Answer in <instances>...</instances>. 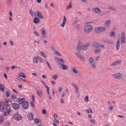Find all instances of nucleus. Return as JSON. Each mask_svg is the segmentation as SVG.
<instances>
[{"label":"nucleus","instance_id":"1","mask_svg":"<svg viewBox=\"0 0 126 126\" xmlns=\"http://www.w3.org/2000/svg\"><path fill=\"white\" fill-rule=\"evenodd\" d=\"M1 110L2 111H4V114H6V113L8 114H9L10 110L8 101H6L4 102Z\"/></svg>","mask_w":126,"mask_h":126},{"label":"nucleus","instance_id":"2","mask_svg":"<svg viewBox=\"0 0 126 126\" xmlns=\"http://www.w3.org/2000/svg\"><path fill=\"white\" fill-rule=\"evenodd\" d=\"M93 29L92 26L90 25H87L84 28V31L87 33H89L92 31Z\"/></svg>","mask_w":126,"mask_h":126},{"label":"nucleus","instance_id":"3","mask_svg":"<svg viewBox=\"0 0 126 126\" xmlns=\"http://www.w3.org/2000/svg\"><path fill=\"white\" fill-rule=\"evenodd\" d=\"M105 30V27L100 26L96 28L95 29V31L96 33H99L104 32Z\"/></svg>","mask_w":126,"mask_h":126},{"label":"nucleus","instance_id":"4","mask_svg":"<svg viewBox=\"0 0 126 126\" xmlns=\"http://www.w3.org/2000/svg\"><path fill=\"white\" fill-rule=\"evenodd\" d=\"M90 44L89 43H87L86 44L83 43L81 44L80 47L83 50H87Z\"/></svg>","mask_w":126,"mask_h":126},{"label":"nucleus","instance_id":"5","mask_svg":"<svg viewBox=\"0 0 126 126\" xmlns=\"http://www.w3.org/2000/svg\"><path fill=\"white\" fill-rule=\"evenodd\" d=\"M89 62L91 66L94 68H96V66L94 60L92 57H90L89 59Z\"/></svg>","mask_w":126,"mask_h":126},{"label":"nucleus","instance_id":"6","mask_svg":"<svg viewBox=\"0 0 126 126\" xmlns=\"http://www.w3.org/2000/svg\"><path fill=\"white\" fill-rule=\"evenodd\" d=\"M121 42L123 43H124L125 42L126 39L125 32H122L121 36Z\"/></svg>","mask_w":126,"mask_h":126},{"label":"nucleus","instance_id":"7","mask_svg":"<svg viewBox=\"0 0 126 126\" xmlns=\"http://www.w3.org/2000/svg\"><path fill=\"white\" fill-rule=\"evenodd\" d=\"M29 105V103L28 101H27L24 102L22 103V107L24 109H27L28 108Z\"/></svg>","mask_w":126,"mask_h":126},{"label":"nucleus","instance_id":"8","mask_svg":"<svg viewBox=\"0 0 126 126\" xmlns=\"http://www.w3.org/2000/svg\"><path fill=\"white\" fill-rule=\"evenodd\" d=\"M75 54L79 58L84 62L86 61V60L85 57L83 56H81L80 54L78 52H75Z\"/></svg>","mask_w":126,"mask_h":126},{"label":"nucleus","instance_id":"9","mask_svg":"<svg viewBox=\"0 0 126 126\" xmlns=\"http://www.w3.org/2000/svg\"><path fill=\"white\" fill-rule=\"evenodd\" d=\"M113 76L118 79H121L122 78V74L119 73H116L113 75Z\"/></svg>","mask_w":126,"mask_h":126},{"label":"nucleus","instance_id":"10","mask_svg":"<svg viewBox=\"0 0 126 126\" xmlns=\"http://www.w3.org/2000/svg\"><path fill=\"white\" fill-rule=\"evenodd\" d=\"M14 117L15 119L17 121L19 120L22 118V117L20 115L18 114H15L14 116Z\"/></svg>","mask_w":126,"mask_h":126},{"label":"nucleus","instance_id":"11","mask_svg":"<svg viewBox=\"0 0 126 126\" xmlns=\"http://www.w3.org/2000/svg\"><path fill=\"white\" fill-rule=\"evenodd\" d=\"M12 107L14 109L16 110H18L19 108V105L16 103L12 104Z\"/></svg>","mask_w":126,"mask_h":126},{"label":"nucleus","instance_id":"12","mask_svg":"<svg viewBox=\"0 0 126 126\" xmlns=\"http://www.w3.org/2000/svg\"><path fill=\"white\" fill-rule=\"evenodd\" d=\"M92 46L95 48H98L100 46V45L94 41L93 43Z\"/></svg>","mask_w":126,"mask_h":126},{"label":"nucleus","instance_id":"13","mask_svg":"<svg viewBox=\"0 0 126 126\" xmlns=\"http://www.w3.org/2000/svg\"><path fill=\"white\" fill-rule=\"evenodd\" d=\"M66 19L65 16L63 17V21L62 23L60 25V26L63 27H64L65 24L66 23Z\"/></svg>","mask_w":126,"mask_h":126},{"label":"nucleus","instance_id":"14","mask_svg":"<svg viewBox=\"0 0 126 126\" xmlns=\"http://www.w3.org/2000/svg\"><path fill=\"white\" fill-rule=\"evenodd\" d=\"M33 115L32 114H30L28 115L27 118L30 120H32L33 118Z\"/></svg>","mask_w":126,"mask_h":126},{"label":"nucleus","instance_id":"15","mask_svg":"<svg viewBox=\"0 0 126 126\" xmlns=\"http://www.w3.org/2000/svg\"><path fill=\"white\" fill-rule=\"evenodd\" d=\"M37 13L38 16L40 18L43 19L44 18L43 16L42 15L41 13L39 11H37Z\"/></svg>","mask_w":126,"mask_h":126},{"label":"nucleus","instance_id":"16","mask_svg":"<svg viewBox=\"0 0 126 126\" xmlns=\"http://www.w3.org/2000/svg\"><path fill=\"white\" fill-rule=\"evenodd\" d=\"M25 98H22L20 99L18 101V104L19 105L22 104L24 102H25Z\"/></svg>","mask_w":126,"mask_h":126},{"label":"nucleus","instance_id":"17","mask_svg":"<svg viewBox=\"0 0 126 126\" xmlns=\"http://www.w3.org/2000/svg\"><path fill=\"white\" fill-rule=\"evenodd\" d=\"M93 10L94 11L98 13H101L100 9L98 8H94L93 9Z\"/></svg>","mask_w":126,"mask_h":126},{"label":"nucleus","instance_id":"18","mask_svg":"<svg viewBox=\"0 0 126 126\" xmlns=\"http://www.w3.org/2000/svg\"><path fill=\"white\" fill-rule=\"evenodd\" d=\"M120 40H118L116 43V49L117 50H119L120 47Z\"/></svg>","mask_w":126,"mask_h":126},{"label":"nucleus","instance_id":"19","mask_svg":"<svg viewBox=\"0 0 126 126\" xmlns=\"http://www.w3.org/2000/svg\"><path fill=\"white\" fill-rule=\"evenodd\" d=\"M111 21V20H108L106 21L105 23V26L108 27H109V24L110 23Z\"/></svg>","mask_w":126,"mask_h":126},{"label":"nucleus","instance_id":"20","mask_svg":"<svg viewBox=\"0 0 126 126\" xmlns=\"http://www.w3.org/2000/svg\"><path fill=\"white\" fill-rule=\"evenodd\" d=\"M61 65L62 67V69L64 70H65L68 68V67L66 65L63 64H62Z\"/></svg>","mask_w":126,"mask_h":126},{"label":"nucleus","instance_id":"21","mask_svg":"<svg viewBox=\"0 0 126 126\" xmlns=\"http://www.w3.org/2000/svg\"><path fill=\"white\" fill-rule=\"evenodd\" d=\"M109 9L110 10H112L114 11L115 12H116L117 11V9L111 6H110L109 7Z\"/></svg>","mask_w":126,"mask_h":126},{"label":"nucleus","instance_id":"22","mask_svg":"<svg viewBox=\"0 0 126 126\" xmlns=\"http://www.w3.org/2000/svg\"><path fill=\"white\" fill-rule=\"evenodd\" d=\"M39 19L37 17H35L34 18L33 22L35 24H36L39 22Z\"/></svg>","mask_w":126,"mask_h":126},{"label":"nucleus","instance_id":"23","mask_svg":"<svg viewBox=\"0 0 126 126\" xmlns=\"http://www.w3.org/2000/svg\"><path fill=\"white\" fill-rule=\"evenodd\" d=\"M40 55L42 56L44 58H46L47 55L45 54L44 52L43 51H41L40 52Z\"/></svg>","mask_w":126,"mask_h":126},{"label":"nucleus","instance_id":"24","mask_svg":"<svg viewBox=\"0 0 126 126\" xmlns=\"http://www.w3.org/2000/svg\"><path fill=\"white\" fill-rule=\"evenodd\" d=\"M41 34L46 35V30L44 28H41Z\"/></svg>","mask_w":126,"mask_h":126},{"label":"nucleus","instance_id":"25","mask_svg":"<svg viewBox=\"0 0 126 126\" xmlns=\"http://www.w3.org/2000/svg\"><path fill=\"white\" fill-rule=\"evenodd\" d=\"M72 7L71 1L69 3V5L66 7V9H69L71 8Z\"/></svg>","mask_w":126,"mask_h":126},{"label":"nucleus","instance_id":"26","mask_svg":"<svg viewBox=\"0 0 126 126\" xmlns=\"http://www.w3.org/2000/svg\"><path fill=\"white\" fill-rule=\"evenodd\" d=\"M38 94L40 97H42V93L41 91L38 90L37 92Z\"/></svg>","mask_w":126,"mask_h":126},{"label":"nucleus","instance_id":"27","mask_svg":"<svg viewBox=\"0 0 126 126\" xmlns=\"http://www.w3.org/2000/svg\"><path fill=\"white\" fill-rule=\"evenodd\" d=\"M19 76L22 77L23 78H26V76H25V74L23 73H20L19 74Z\"/></svg>","mask_w":126,"mask_h":126},{"label":"nucleus","instance_id":"28","mask_svg":"<svg viewBox=\"0 0 126 126\" xmlns=\"http://www.w3.org/2000/svg\"><path fill=\"white\" fill-rule=\"evenodd\" d=\"M39 58V57H34L33 58V62L35 63H37L38 62L37 60V58Z\"/></svg>","mask_w":126,"mask_h":126},{"label":"nucleus","instance_id":"29","mask_svg":"<svg viewBox=\"0 0 126 126\" xmlns=\"http://www.w3.org/2000/svg\"><path fill=\"white\" fill-rule=\"evenodd\" d=\"M113 43V41L112 40H108L107 43V44H111Z\"/></svg>","mask_w":126,"mask_h":126},{"label":"nucleus","instance_id":"30","mask_svg":"<svg viewBox=\"0 0 126 126\" xmlns=\"http://www.w3.org/2000/svg\"><path fill=\"white\" fill-rule=\"evenodd\" d=\"M72 70H73L74 72L75 73H78V71L75 68H72Z\"/></svg>","mask_w":126,"mask_h":126},{"label":"nucleus","instance_id":"31","mask_svg":"<svg viewBox=\"0 0 126 126\" xmlns=\"http://www.w3.org/2000/svg\"><path fill=\"white\" fill-rule=\"evenodd\" d=\"M5 95L6 97H9L10 96V93L9 91H6L5 93Z\"/></svg>","mask_w":126,"mask_h":126},{"label":"nucleus","instance_id":"32","mask_svg":"<svg viewBox=\"0 0 126 126\" xmlns=\"http://www.w3.org/2000/svg\"><path fill=\"white\" fill-rule=\"evenodd\" d=\"M0 87V89L2 91H4V87L2 84H1V85Z\"/></svg>","mask_w":126,"mask_h":126},{"label":"nucleus","instance_id":"33","mask_svg":"<svg viewBox=\"0 0 126 126\" xmlns=\"http://www.w3.org/2000/svg\"><path fill=\"white\" fill-rule=\"evenodd\" d=\"M101 49H97L95 50V52L96 53H98L101 51Z\"/></svg>","mask_w":126,"mask_h":126},{"label":"nucleus","instance_id":"34","mask_svg":"<svg viewBox=\"0 0 126 126\" xmlns=\"http://www.w3.org/2000/svg\"><path fill=\"white\" fill-rule=\"evenodd\" d=\"M34 122L36 124H38L39 123V120L37 118H35L34 119Z\"/></svg>","mask_w":126,"mask_h":126},{"label":"nucleus","instance_id":"35","mask_svg":"<svg viewBox=\"0 0 126 126\" xmlns=\"http://www.w3.org/2000/svg\"><path fill=\"white\" fill-rule=\"evenodd\" d=\"M51 77L55 80H56L57 79L58 76L56 75H55L53 76H52Z\"/></svg>","mask_w":126,"mask_h":126},{"label":"nucleus","instance_id":"36","mask_svg":"<svg viewBox=\"0 0 126 126\" xmlns=\"http://www.w3.org/2000/svg\"><path fill=\"white\" fill-rule=\"evenodd\" d=\"M4 120V118L3 116L0 117V124Z\"/></svg>","mask_w":126,"mask_h":126},{"label":"nucleus","instance_id":"37","mask_svg":"<svg viewBox=\"0 0 126 126\" xmlns=\"http://www.w3.org/2000/svg\"><path fill=\"white\" fill-rule=\"evenodd\" d=\"M17 79L22 82L23 81H24V80L22 78H20L19 77H17Z\"/></svg>","mask_w":126,"mask_h":126},{"label":"nucleus","instance_id":"38","mask_svg":"<svg viewBox=\"0 0 126 126\" xmlns=\"http://www.w3.org/2000/svg\"><path fill=\"white\" fill-rule=\"evenodd\" d=\"M54 53L56 54V55H57L59 56H61V55L60 54L59 51H55Z\"/></svg>","mask_w":126,"mask_h":126},{"label":"nucleus","instance_id":"39","mask_svg":"<svg viewBox=\"0 0 126 126\" xmlns=\"http://www.w3.org/2000/svg\"><path fill=\"white\" fill-rule=\"evenodd\" d=\"M12 98L14 99H16V96L14 94H13L11 96Z\"/></svg>","mask_w":126,"mask_h":126},{"label":"nucleus","instance_id":"40","mask_svg":"<svg viewBox=\"0 0 126 126\" xmlns=\"http://www.w3.org/2000/svg\"><path fill=\"white\" fill-rule=\"evenodd\" d=\"M58 60L59 61L62 62V63H63L64 62V60L62 58H60V59H58Z\"/></svg>","mask_w":126,"mask_h":126},{"label":"nucleus","instance_id":"41","mask_svg":"<svg viewBox=\"0 0 126 126\" xmlns=\"http://www.w3.org/2000/svg\"><path fill=\"white\" fill-rule=\"evenodd\" d=\"M85 101L86 102H88V96H86L85 99Z\"/></svg>","mask_w":126,"mask_h":126},{"label":"nucleus","instance_id":"42","mask_svg":"<svg viewBox=\"0 0 126 126\" xmlns=\"http://www.w3.org/2000/svg\"><path fill=\"white\" fill-rule=\"evenodd\" d=\"M46 63H47V64L48 65V67L51 70H52V68H51V67L50 66V64L47 61Z\"/></svg>","mask_w":126,"mask_h":126},{"label":"nucleus","instance_id":"43","mask_svg":"<svg viewBox=\"0 0 126 126\" xmlns=\"http://www.w3.org/2000/svg\"><path fill=\"white\" fill-rule=\"evenodd\" d=\"M110 13V12L109 11H107L104 12L103 13V14L104 15H106L108 13Z\"/></svg>","mask_w":126,"mask_h":126},{"label":"nucleus","instance_id":"44","mask_svg":"<svg viewBox=\"0 0 126 126\" xmlns=\"http://www.w3.org/2000/svg\"><path fill=\"white\" fill-rule=\"evenodd\" d=\"M34 98L35 97L34 95H32V102H34Z\"/></svg>","mask_w":126,"mask_h":126},{"label":"nucleus","instance_id":"45","mask_svg":"<svg viewBox=\"0 0 126 126\" xmlns=\"http://www.w3.org/2000/svg\"><path fill=\"white\" fill-rule=\"evenodd\" d=\"M111 36H114V37H115V34L113 32H111Z\"/></svg>","mask_w":126,"mask_h":126},{"label":"nucleus","instance_id":"46","mask_svg":"<svg viewBox=\"0 0 126 126\" xmlns=\"http://www.w3.org/2000/svg\"><path fill=\"white\" fill-rule=\"evenodd\" d=\"M116 62L117 64H120L121 63L122 61L121 60H119Z\"/></svg>","mask_w":126,"mask_h":126},{"label":"nucleus","instance_id":"47","mask_svg":"<svg viewBox=\"0 0 126 126\" xmlns=\"http://www.w3.org/2000/svg\"><path fill=\"white\" fill-rule=\"evenodd\" d=\"M76 27L77 29L78 30L80 29V27L79 24H77L76 25Z\"/></svg>","mask_w":126,"mask_h":126},{"label":"nucleus","instance_id":"48","mask_svg":"<svg viewBox=\"0 0 126 126\" xmlns=\"http://www.w3.org/2000/svg\"><path fill=\"white\" fill-rule=\"evenodd\" d=\"M77 49L78 51L79 52H80L81 51V49L80 47H77Z\"/></svg>","mask_w":126,"mask_h":126},{"label":"nucleus","instance_id":"49","mask_svg":"<svg viewBox=\"0 0 126 126\" xmlns=\"http://www.w3.org/2000/svg\"><path fill=\"white\" fill-rule=\"evenodd\" d=\"M46 110L45 109H43L42 110V113L43 114H45L46 113Z\"/></svg>","mask_w":126,"mask_h":126},{"label":"nucleus","instance_id":"50","mask_svg":"<svg viewBox=\"0 0 126 126\" xmlns=\"http://www.w3.org/2000/svg\"><path fill=\"white\" fill-rule=\"evenodd\" d=\"M54 121L56 123H59V122L56 119H55L54 120Z\"/></svg>","mask_w":126,"mask_h":126},{"label":"nucleus","instance_id":"51","mask_svg":"<svg viewBox=\"0 0 126 126\" xmlns=\"http://www.w3.org/2000/svg\"><path fill=\"white\" fill-rule=\"evenodd\" d=\"M90 120V122L94 124L95 123V121L94 120Z\"/></svg>","mask_w":126,"mask_h":126},{"label":"nucleus","instance_id":"52","mask_svg":"<svg viewBox=\"0 0 126 126\" xmlns=\"http://www.w3.org/2000/svg\"><path fill=\"white\" fill-rule=\"evenodd\" d=\"M81 44L80 42H78V44L77 45V47H80L81 46Z\"/></svg>","mask_w":126,"mask_h":126},{"label":"nucleus","instance_id":"53","mask_svg":"<svg viewBox=\"0 0 126 126\" xmlns=\"http://www.w3.org/2000/svg\"><path fill=\"white\" fill-rule=\"evenodd\" d=\"M30 12L32 16H33V12L31 9L30 10Z\"/></svg>","mask_w":126,"mask_h":126},{"label":"nucleus","instance_id":"54","mask_svg":"<svg viewBox=\"0 0 126 126\" xmlns=\"http://www.w3.org/2000/svg\"><path fill=\"white\" fill-rule=\"evenodd\" d=\"M117 63H116V62H114L112 64V65L113 66H115L117 65Z\"/></svg>","mask_w":126,"mask_h":126},{"label":"nucleus","instance_id":"55","mask_svg":"<svg viewBox=\"0 0 126 126\" xmlns=\"http://www.w3.org/2000/svg\"><path fill=\"white\" fill-rule=\"evenodd\" d=\"M102 40L104 42H105V43H107V40L105 39H102Z\"/></svg>","mask_w":126,"mask_h":126},{"label":"nucleus","instance_id":"56","mask_svg":"<svg viewBox=\"0 0 126 126\" xmlns=\"http://www.w3.org/2000/svg\"><path fill=\"white\" fill-rule=\"evenodd\" d=\"M58 117L56 113L54 114V117L55 118H57Z\"/></svg>","mask_w":126,"mask_h":126},{"label":"nucleus","instance_id":"57","mask_svg":"<svg viewBox=\"0 0 126 126\" xmlns=\"http://www.w3.org/2000/svg\"><path fill=\"white\" fill-rule=\"evenodd\" d=\"M10 43L11 45L12 46H13V42L11 40H10Z\"/></svg>","mask_w":126,"mask_h":126},{"label":"nucleus","instance_id":"58","mask_svg":"<svg viewBox=\"0 0 126 126\" xmlns=\"http://www.w3.org/2000/svg\"><path fill=\"white\" fill-rule=\"evenodd\" d=\"M45 87L47 89V91H49V88L48 87V86H45Z\"/></svg>","mask_w":126,"mask_h":126},{"label":"nucleus","instance_id":"59","mask_svg":"<svg viewBox=\"0 0 126 126\" xmlns=\"http://www.w3.org/2000/svg\"><path fill=\"white\" fill-rule=\"evenodd\" d=\"M34 33L36 35H37L38 36L39 35V34L38 33V32L36 31H34Z\"/></svg>","mask_w":126,"mask_h":126},{"label":"nucleus","instance_id":"60","mask_svg":"<svg viewBox=\"0 0 126 126\" xmlns=\"http://www.w3.org/2000/svg\"><path fill=\"white\" fill-rule=\"evenodd\" d=\"M12 90L14 92H15L16 93H18V92L16 90H15V89H12Z\"/></svg>","mask_w":126,"mask_h":126},{"label":"nucleus","instance_id":"61","mask_svg":"<svg viewBox=\"0 0 126 126\" xmlns=\"http://www.w3.org/2000/svg\"><path fill=\"white\" fill-rule=\"evenodd\" d=\"M100 46L102 48H104L105 47L104 45L102 44L100 45Z\"/></svg>","mask_w":126,"mask_h":126},{"label":"nucleus","instance_id":"62","mask_svg":"<svg viewBox=\"0 0 126 126\" xmlns=\"http://www.w3.org/2000/svg\"><path fill=\"white\" fill-rule=\"evenodd\" d=\"M42 76L44 79H46L47 78L46 75H42Z\"/></svg>","mask_w":126,"mask_h":126},{"label":"nucleus","instance_id":"63","mask_svg":"<svg viewBox=\"0 0 126 126\" xmlns=\"http://www.w3.org/2000/svg\"><path fill=\"white\" fill-rule=\"evenodd\" d=\"M22 86L21 85H19L18 86V87L19 88H22Z\"/></svg>","mask_w":126,"mask_h":126},{"label":"nucleus","instance_id":"64","mask_svg":"<svg viewBox=\"0 0 126 126\" xmlns=\"http://www.w3.org/2000/svg\"><path fill=\"white\" fill-rule=\"evenodd\" d=\"M85 111L88 113H90V111L88 110H85Z\"/></svg>","mask_w":126,"mask_h":126}]
</instances>
